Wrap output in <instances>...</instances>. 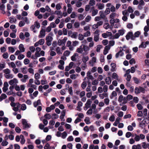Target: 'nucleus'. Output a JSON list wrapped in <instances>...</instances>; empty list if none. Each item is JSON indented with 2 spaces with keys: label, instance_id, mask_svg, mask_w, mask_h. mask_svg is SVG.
Masks as SVG:
<instances>
[{
  "label": "nucleus",
  "instance_id": "f257e3e1",
  "mask_svg": "<svg viewBox=\"0 0 149 149\" xmlns=\"http://www.w3.org/2000/svg\"><path fill=\"white\" fill-rule=\"evenodd\" d=\"M5 77L7 79H10L14 77V75L11 73V70L8 68H6L3 70Z\"/></svg>",
  "mask_w": 149,
  "mask_h": 149
},
{
  "label": "nucleus",
  "instance_id": "f03ea898",
  "mask_svg": "<svg viewBox=\"0 0 149 149\" xmlns=\"http://www.w3.org/2000/svg\"><path fill=\"white\" fill-rule=\"evenodd\" d=\"M125 30L124 29H122L119 30L118 33H116L113 36L111 37L112 39L118 38L120 36H123L125 33Z\"/></svg>",
  "mask_w": 149,
  "mask_h": 149
},
{
  "label": "nucleus",
  "instance_id": "7ed1b4c3",
  "mask_svg": "<svg viewBox=\"0 0 149 149\" xmlns=\"http://www.w3.org/2000/svg\"><path fill=\"white\" fill-rule=\"evenodd\" d=\"M130 70L129 69L126 71L124 75V77H126V79L127 81H130L131 78V75L130 74Z\"/></svg>",
  "mask_w": 149,
  "mask_h": 149
},
{
  "label": "nucleus",
  "instance_id": "20e7f679",
  "mask_svg": "<svg viewBox=\"0 0 149 149\" xmlns=\"http://www.w3.org/2000/svg\"><path fill=\"white\" fill-rule=\"evenodd\" d=\"M145 92V89L141 86H139V87H136L135 88V93L136 94H138L140 92L144 93Z\"/></svg>",
  "mask_w": 149,
  "mask_h": 149
},
{
  "label": "nucleus",
  "instance_id": "39448f33",
  "mask_svg": "<svg viewBox=\"0 0 149 149\" xmlns=\"http://www.w3.org/2000/svg\"><path fill=\"white\" fill-rule=\"evenodd\" d=\"M67 37H64L63 39H59L58 41V45L59 46L65 45L66 41L67 40Z\"/></svg>",
  "mask_w": 149,
  "mask_h": 149
},
{
  "label": "nucleus",
  "instance_id": "423d86ee",
  "mask_svg": "<svg viewBox=\"0 0 149 149\" xmlns=\"http://www.w3.org/2000/svg\"><path fill=\"white\" fill-rule=\"evenodd\" d=\"M22 123L24 128H28L31 127V125L28 123L26 120L24 119H22Z\"/></svg>",
  "mask_w": 149,
  "mask_h": 149
},
{
  "label": "nucleus",
  "instance_id": "0eeeda50",
  "mask_svg": "<svg viewBox=\"0 0 149 149\" xmlns=\"http://www.w3.org/2000/svg\"><path fill=\"white\" fill-rule=\"evenodd\" d=\"M99 31L98 30H96L94 33V40L96 42H97L99 39Z\"/></svg>",
  "mask_w": 149,
  "mask_h": 149
},
{
  "label": "nucleus",
  "instance_id": "6e6552de",
  "mask_svg": "<svg viewBox=\"0 0 149 149\" xmlns=\"http://www.w3.org/2000/svg\"><path fill=\"white\" fill-rule=\"evenodd\" d=\"M97 58L96 57L94 56L92 57L91 59L89 61V64L92 67L93 66L94 64L96 62Z\"/></svg>",
  "mask_w": 149,
  "mask_h": 149
},
{
  "label": "nucleus",
  "instance_id": "1a4fd4ad",
  "mask_svg": "<svg viewBox=\"0 0 149 149\" xmlns=\"http://www.w3.org/2000/svg\"><path fill=\"white\" fill-rule=\"evenodd\" d=\"M9 84L15 86L18 83V81L17 79L14 78L9 81L8 82Z\"/></svg>",
  "mask_w": 149,
  "mask_h": 149
},
{
  "label": "nucleus",
  "instance_id": "9d476101",
  "mask_svg": "<svg viewBox=\"0 0 149 149\" xmlns=\"http://www.w3.org/2000/svg\"><path fill=\"white\" fill-rule=\"evenodd\" d=\"M52 40L53 38L52 37L49 36H47L46 38L47 45L49 46L50 45Z\"/></svg>",
  "mask_w": 149,
  "mask_h": 149
},
{
  "label": "nucleus",
  "instance_id": "9b49d317",
  "mask_svg": "<svg viewBox=\"0 0 149 149\" xmlns=\"http://www.w3.org/2000/svg\"><path fill=\"white\" fill-rule=\"evenodd\" d=\"M92 103V101L90 99L88 100L85 104V107H84V109L86 110L88 108L91 107V104Z\"/></svg>",
  "mask_w": 149,
  "mask_h": 149
},
{
  "label": "nucleus",
  "instance_id": "f8f14e48",
  "mask_svg": "<svg viewBox=\"0 0 149 149\" xmlns=\"http://www.w3.org/2000/svg\"><path fill=\"white\" fill-rule=\"evenodd\" d=\"M59 63L60 64L58 66V68L60 70H63L64 69V65L65 64L64 61L62 60H60L59 61Z\"/></svg>",
  "mask_w": 149,
  "mask_h": 149
},
{
  "label": "nucleus",
  "instance_id": "ddd939ff",
  "mask_svg": "<svg viewBox=\"0 0 149 149\" xmlns=\"http://www.w3.org/2000/svg\"><path fill=\"white\" fill-rule=\"evenodd\" d=\"M120 20L119 19H111L110 22L111 25H114V24L119 23Z\"/></svg>",
  "mask_w": 149,
  "mask_h": 149
},
{
  "label": "nucleus",
  "instance_id": "4468645a",
  "mask_svg": "<svg viewBox=\"0 0 149 149\" xmlns=\"http://www.w3.org/2000/svg\"><path fill=\"white\" fill-rule=\"evenodd\" d=\"M45 30L42 29L40 31V34L38 36V37L39 38H43L44 37L45 35Z\"/></svg>",
  "mask_w": 149,
  "mask_h": 149
},
{
  "label": "nucleus",
  "instance_id": "2eb2a0df",
  "mask_svg": "<svg viewBox=\"0 0 149 149\" xmlns=\"http://www.w3.org/2000/svg\"><path fill=\"white\" fill-rule=\"evenodd\" d=\"M84 50L82 45H81L77 49V52L80 54H85L86 53L83 52Z\"/></svg>",
  "mask_w": 149,
  "mask_h": 149
},
{
  "label": "nucleus",
  "instance_id": "dca6fc26",
  "mask_svg": "<svg viewBox=\"0 0 149 149\" xmlns=\"http://www.w3.org/2000/svg\"><path fill=\"white\" fill-rule=\"evenodd\" d=\"M54 13L58 16V17L59 18H61L63 17L62 13L61 11L56 10L55 11Z\"/></svg>",
  "mask_w": 149,
  "mask_h": 149
},
{
  "label": "nucleus",
  "instance_id": "f3484780",
  "mask_svg": "<svg viewBox=\"0 0 149 149\" xmlns=\"http://www.w3.org/2000/svg\"><path fill=\"white\" fill-rule=\"evenodd\" d=\"M21 79L20 81L23 83H25L29 78V76L27 75H24Z\"/></svg>",
  "mask_w": 149,
  "mask_h": 149
},
{
  "label": "nucleus",
  "instance_id": "a211bd4d",
  "mask_svg": "<svg viewBox=\"0 0 149 149\" xmlns=\"http://www.w3.org/2000/svg\"><path fill=\"white\" fill-rule=\"evenodd\" d=\"M126 38L127 40H129L130 38L133 40V33L131 32H128L126 36Z\"/></svg>",
  "mask_w": 149,
  "mask_h": 149
},
{
  "label": "nucleus",
  "instance_id": "6ab92c4d",
  "mask_svg": "<svg viewBox=\"0 0 149 149\" xmlns=\"http://www.w3.org/2000/svg\"><path fill=\"white\" fill-rule=\"evenodd\" d=\"M56 51L57 54L58 55L62 54L63 53V51L61 50V48L59 47H57L56 49Z\"/></svg>",
  "mask_w": 149,
  "mask_h": 149
},
{
  "label": "nucleus",
  "instance_id": "aec40b11",
  "mask_svg": "<svg viewBox=\"0 0 149 149\" xmlns=\"http://www.w3.org/2000/svg\"><path fill=\"white\" fill-rule=\"evenodd\" d=\"M124 55V53L122 52L121 48H120V51L117 53L116 55V57L118 58L119 56H122Z\"/></svg>",
  "mask_w": 149,
  "mask_h": 149
},
{
  "label": "nucleus",
  "instance_id": "412c9836",
  "mask_svg": "<svg viewBox=\"0 0 149 149\" xmlns=\"http://www.w3.org/2000/svg\"><path fill=\"white\" fill-rule=\"evenodd\" d=\"M20 70L24 74H26L27 72L28 69L26 66L21 68Z\"/></svg>",
  "mask_w": 149,
  "mask_h": 149
},
{
  "label": "nucleus",
  "instance_id": "4be33fe9",
  "mask_svg": "<svg viewBox=\"0 0 149 149\" xmlns=\"http://www.w3.org/2000/svg\"><path fill=\"white\" fill-rule=\"evenodd\" d=\"M105 81L107 84L109 85L111 83V77H107L105 78Z\"/></svg>",
  "mask_w": 149,
  "mask_h": 149
},
{
  "label": "nucleus",
  "instance_id": "5701e85b",
  "mask_svg": "<svg viewBox=\"0 0 149 149\" xmlns=\"http://www.w3.org/2000/svg\"><path fill=\"white\" fill-rule=\"evenodd\" d=\"M34 107H36L38 105L41 104V101L40 100H38L37 101L34 102L33 103Z\"/></svg>",
  "mask_w": 149,
  "mask_h": 149
},
{
  "label": "nucleus",
  "instance_id": "b1692460",
  "mask_svg": "<svg viewBox=\"0 0 149 149\" xmlns=\"http://www.w3.org/2000/svg\"><path fill=\"white\" fill-rule=\"evenodd\" d=\"M96 6L97 7V8L100 10H102L103 9L104 7V5L103 3H97Z\"/></svg>",
  "mask_w": 149,
  "mask_h": 149
},
{
  "label": "nucleus",
  "instance_id": "393cba45",
  "mask_svg": "<svg viewBox=\"0 0 149 149\" xmlns=\"http://www.w3.org/2000/svg\"><path fill=\"white\" fill-rule=\"evenodd\" d=\"M19 49L21 52H24L25 49L22 44H20L19 46Z\"/></svg>",
  "mask_w": 149,
  "mask_h": 149
},
{
  "label": "nucleus",
  "instance_id": "a878e982",
  "mask_svg": "<svg viewBox=\"0 0 149 149\" xmlns=\"http://www.w3.org/2000/svg\"><path fill=\"white\" fill-rule=\"evenodd\" d=\"M99 95L100 98L101 99H103L104 97H108V94L106 93L100 94Z\"/></svg>",
  "mask_w": 149,
  "mask_h": 149
},
{
  "label": "nucleus",
  "instance_id": "bb28decb",
  "mask_svg": "<svg viewBox=\"0 0 149 149\" xmlns=\"http://www.w3.org/2000/svg\"><path fill=\"white\" fill-rule=\"evenodd\" d=\"M83 49V50L85 52L88 51L89 50V47L84 45H82Z\"/></svg>",
  "mask_w": 149,
  "mask_h": 149
},
{
  "label": "nucleus",
  "instance_id": "cd10ccee",
  "mask_svg": "<svg viewBox=\"0 0 149 149\" xmlns=\"http://www.w3.org/2000/svg\"><path fill=\"white\" fill-rule=\"evenodd\" d=\"M16 21V19L13 17H10V22L11 23H15Z\"/></svg>",
  "mask_w": 149,
  "mask_h": 149
},
{
  "label": "nucleus",
  "instance_id": "c85d7f7f",
  "mask_svg": "<svg viewBox=\"0 0 149 149\" xmlns=\"http://www.w3.org/2000/svg\"><path fill=\"white\" fill-rule=\"evenodd\" d=\"M8 64L9 66L13 68L16 67V64L13 62L8 63Z\"/></svg>",
  "mask_w": 149,
  "mask_h": 149
},
{
  "label": "nucleus",
  "instance_id": "c756f323",
  "mask_svg": "<svg viewBox=\"0 0 149 149\" xmlns=\"http://www.w3.org/2000/svg\"><path fill=\"white\" fill-rule=\"evenodd\" d=\"M118 15L115 13H111L110 15V18L111 19H114V18L118 16Z\"/></svg>",
  "mask_w": 149,
  "mask_h": 149
},
{
  "label": "nucleus",
  "instance_id": "7c9ffc66",
  "mask_svg": "<svg viewBox=\"0 0 149 149\" xmlns=\"http://www.w3.org/2000/svg\"><path fill=\"white\" fill-rule=\"evenodd\" d=\"M91 74V72L90 71H88L86 73L87 76L88 78L91 80H92L93 79V76Z\"/></svg>",
  "mask_w": 149,
  "mask_h": 149
},
{
  "label": "nucleus",
  "instance_id": "2f4dec72",
  "mask_svg": "<svg viewBox=\"0 0 149 149\" xmlns=\"http://www.w3.org/2000/svg\"><path fill=\"white\" fill-rule=\"evenodd\" d=\"M138 8L139 9H141V6H144L145 3L143 0H140L139 3Z\"/></svg>",
  "mask_w": 149,
  "mask_h": 149
},
{
  "label": "nucleus",
  "instance_id": "473e14b6",
  "mask_svg": "<svg viewBox=\"0 0 149 149\" xmlns=\"http://www.w3.org/2000/svg\"><path fill=\"white\" fill-rule=\"evenodd\" d=\"M112 77L114 79L119 80V77L118 75L116 73H113L112 75Z\"/></svg>",
  "mask_w": 149,
  "mask_h": 149
},
{
  "label": "nucleus",
  "instance_id": "72a5a7b5",
  "mask_svg": "<svg viewBox=\"0 0 149 149\" xmlns=\"http://www.w3.org/2000/svg\"><path fill=\"white\" fill-rule=\"evenodd\" d=\"M142 146L144 148H149V144L145 142H143L142 143Z\"/></svg>",
  "mask_w": 149,
  "mask_h": 149
},
{
  "label": "nucleus",
  "instance_id": "f704fd0d",
  "mask_svg": "<svg viewBox=\"0 0 149 149\" xmlns=\"http://www.w3.org/2000/svg\"><path fill=\"white\" fill-rule=\"evenodd\" d=\"M20 138L21 140L20 141V143L21 144H23L25 143V140L24 136L22 135H20Z\"/></svg>",
  "mask_w": 149,
  "mask_h": 149
},
{
  "label": "nucleus",
  "instance_id": "c9c22d12",
  "mask_svg": "<svg viewBox=\"0 0 149 149\" xmlns=\"http://www.w3.org/2000/svg\"><path fill=\"white\" fill-rule=\"evenodd\" d=\"M83 34L85 37H89L91 36V33L90 31H88L84 33Z\"/></svg>",
  "mask_w": 149,
  "mask_h": 149
},
{
  "label": "nucleus",
  "instance_id": "e433bc0d",
  "mask_svg": "<svg viewBox=\"0 0 149 149\" xmlns=\"http://www.w3.org/2000/svg\"><path fill=\"white\" fill-rule=\"evenodd\" d=\"M111 66L112 68L111 70V71L112 72L114 71L115 70V68L116 67V64L114 63H112L111 64Z\"/></svg>",
  "mask_w": 149,
  "mask_h": 149
},
{
  "label": "nucleus",
  "instance_id": "4c0bfd02",
  "mask_svg": "<svg viewBox=\"0 0 149 149\" xmlns=\"http://www.w3.org/2000/svg\"><path fill=\"white\" fill-rule=\"evenodd\" d=\"M78 37L79 40H82L84 39V37H85L84 34L81 33H80L79 34Z\"/></svg>",
  "mask_w": 149,
  "mask_h": 149
},
{
  "label": "nucleus",
  "instance_id": "58836bf2",
  "mask_svg": "<svg viewBox=\"0 0 149 149\" xmlns=\"http://www.w3.org/2000/svg\"><path fill=\"white\" fill-rule=\"evenodd\" d=\"M98 10L97 9H94L92 11V16H93L97 15L98 13Z\"/></svg>",
  "mask_w": 149,
  "mask_h": 149
},
{
  "label": "nucleus",
  "instance_id": "ea45409f",
  "mask_svg": "<svg viewBox=\"0 0 149 149\" xmlns=\"http://www.w3.org/2000/svg\"><path fill=\"white\" fill-rule=\"evenodd\" d=\"M91 19V17L90 15L87 16L85 18V22H89Z\"/></svg>",
  "mask_w": 149,
  "mask_h": 149
},
{
  "label": "nucleus",
  "instance_id": "a19ab883",
  "mask_svg": "<svg viewBox=\"0 0 149 149\" xmlns=\"http://www.w3.org/2000/svg\"><path fill=\"white\" fill-rule=\"evenodd\" d=\"M78 56V55L77 53H75L71 57V60L72 61H76V57Z\"/></svg>",
  "mask_w": 149,
  "mask_h": 149
},
{
  "label": "nucleus",
  "instance_id": "79ce46f5",
  "mask_svg": "<svg viewBox=\"0 0 149 149\" xmlns=\"http://www.w3.org/2000/svg\"><path fill=\"white\" fill-rule=\"evenodd\" d=\"M61 137L63 139H65L67 136V134L66 132L64 131L61 133Z\"/></svg>",
  "mask_w": 149,
  "mask_h": 149
},
{
  "label": "nucleus",
  "instance_id": "37998d69",
  "mask_svg": "<svg viewBox=\"0 0 149 149\" xmlns=\"http://www.w3.org/2000/svg\"><path fill=\"white\" fill-rule=\"evenodd\" d=\"M89 57L88 56H84L82 59V61L84 63H86Z\"/></svg>",
  "mask_w": 149,
  "mask_h": 149
},
{
  "label": "nucleus",
  "instance_id": "c03bdc74",
  "mask_svg": "<svg viewBox=\"0 0 149 149\" xmlns=\"http://www.w3.org/2000/svg\"><path fill=\"white\" fill-rule=\"evenodd\" d=\"M117 95V94L115 91H113L112 92L111 95L110 96L111 98L112 99L114 97L116 96Z\"/></svg>",
  "mask_w": 149,
  "mask_h": 149
},
{
  "label": "nucleus",
  "instance_id": "a18cd8bd",
  "mask_svg": "<svg viewBox=\"0 0 149 149\" xmlns=\"http://www.w3.org/2000/svg\"><path fill=\"white\" fill-rule=\"evenodd\" d=\"M103 27L105 29H107L109 28L110 25L108 23H105L104 24Z\"/></svg>",
  "mask_w": 149,
  "mask_h": 149
},
{
  "label": "nucleus",
  "instance_id": "49530a36",
  "mask_svg": "<svg viewBox=\"0 0 149 149\" xmlns=\"http://www.w3.org/2000/svg\"><path fill=\"white\" fill-rule=\"evenodd\" d=\"M77 33L76 32H73L71 36L72 38H76L77 37Z\"/></svg>",
  "mask_w": 149,
  "mask_h": 149
},
{
  "label": "nucleus",
  "instance_id": "de8ad7c7",
  "mask_svg": "<svg viewBox=\"0 0 149 149\" xmlns=\"http://www.w3.org/2000/svg\"><path fill=\"white\" fill-rule=\"evenodd\" d=\"M145 121L143 120L139 123V126L142 128H143L145 127Z\"/></svg>",
  "mask_w": 149,
  "mask_h": 149
},
{
  "label": "nucleus",
  "instance_id": "09e8293b",
  "mask_svg": "<svg viewBox=\"0 0 149 149\" xmlns=\"http://www.w3.org/2000/svg\"><path fill=\"white\" fill-rule=\"evenodd\" d=\"M40 77V74L38 73H36L34 75V78L35 79H39Z\"/></svg>",
  "mask_w": 149,
  "mask_h": 149
},
{
  "label": "nucleus",
  "instance_id": "8fccbe9b",
  "mask_svg": "<svg viewBox=\"0 0 149 149\" xmlns=\"http://www.w3.org/2000/svg\"><path fill=\"white\" fill-rule=\"evenodd\" d=\"M45 118L47 119H50L51 118V116L49 113H46L44 116Z\"/></svg>",
  "mask_w": 149,
  "mask_h": 149
},
{
  "label": "nucleus",
  "instance_id": "3c124183",
  "mask_svg": "<svg viewBox=\"0 0 149 149\" xmlns=\"http://www.w3.org/2000/svg\"><path fill=\"white\" fill-rule=\"evenodd\" d=\"M99 83L97 79L93 80L92 82V84L93 85H97Z\"/></svg>",
  "mask_w": 149,
  "mask_h": 149
},
{
  "label": "nucleus",
  "instance_id": "603ef678",
  "mask_svg": "<svg viewBox=\"0 0 149 149\" xmlns=\"http://www.w3.org/2000/svg\"><path fill=\"white\" fill-rule=\"evenodd\" d=\"M87 85V83L86 81H83L81 84V87L82 89H84Z\"/></svg>",
  "mask_w": 149,
  "mask_h": 149
},
{
  "label": "nucleus",
  "instance_id": "864d4df0",
  "mask_svg": "<svg viewBox=\"0 0 149 149\" xmlns=\"http://www.w3.org/2000/svg\"><path fill=\"white\" fill-rule=\"evenodd\" d=\"M78 76V74H72L70 75V78L72 79H74L76 78L77 76Z\"/></svg>",
  "mask_w": 149,
  "mask_h": 149
},
{
  "label": "nucleus",
  "instance_id": "5fc2aeb1",
  "mask_svg": "<svg viewBox=\"0 0 149 149\" xmlns=\"http://www.w3.org/2000/svg\"><path fill=\"white\" fill-rule=\"evenodd\" d=\"M70 52L68 50L65 51L63 53V55L66 56H68L70 54Z\"/></svg>",
  "mask_w": 149,
  "mask_h": 149
},
{
  "label": "nucleus",
  "instance_id": "6e6d98bb",
  "mask_svg": "<svg viewBox=\"0 0 149 149\" xmlns=\"http://www.w3.org/2000/svg\"><path fill=\"white\" fill-rule=\"evenodd\" d=\"M95 2L94 0H90L89 2V5L91 6H94L95 5Z\"/></svg>",
  "mask_w": 149,
  "mask_h": 149
},
{
  "label": "nucleus",
  "instance_id": "4d7b16f0",
  "mask_svg": "<svg viewBox=\"0 0 149 149\" xmlns=\"http://www.w3.org/2000/svg\"><path fill=\"white\" fill-rule=\"evenodd\" d=\"M102 48V46L101 45H98L96 46V51L97 52H99L100 51L101 49Z\"/></svg>",
  "mask_w": 149,
  "mask_h": 149
},
{
  "label": "nucleus",
  "instance_id": "13d9d810",
  "mask_svg": "<svg viewBox=\"0 0 149 149\" xmlns=\"http://www.w3.org/2000/svg\"><path fill=\"white\" fill-rule=\"evenodd\" d=\"M8 143V141H6L3 140L2 142L1 143V145L3 146H7Z\"/></svg>",
  "mask_w": 149,
  "mask_h": 149
},
{
  "label": "nucleus",
  "instance_id": "bf43d9fd",
  "mask_svg": "<svg viewBox=\"0 0 149 149\" xmlns=\"http://www.w3.org/2000/svg\"><path fill=\"white\" fill-rule=\"evenodd\" d=\"M134 82L136 84H138L140 82L139 80L136 77H134L133 78Z\"/></svg>",
  "mask_w": 149,
  "mask_h": 149
},
{
  "label": "nucleus",
  "instance_id": "052dcab7",
  "mask_svg": "<svg viewBox=\"0 0 149 149\" xmlns=\"http://www.w3.org/2000/svg\"><path fill=\"white\" fill-rule=\"evenodd\" d=\"M99 27L97 25V24H95L93 25L92 26V29L93 30H95L96 29L98 28Z\"/></svg>",
  "mask_w": 149,
  "mask_h": 149
},
{
  "label": "nucleus",
  "instance_id": "680f3d73",
  "mask_svg": "<svg viewBox=\"0 0 149 149\" xmlns=\"http://www.w3.org/2000/svg\"><path fill=\"white\" fill-rule=\"evenodd\" d=\"M34 25L35 27H36L37 29H39L40 27V24L37 22H34Z\"/></svg>",
  "mask_w": 149,
  "mask_h": 149
},
{
  "label": "nucleus",
  "instance_id": "e2e57ef3",
  "mask_svg": "<svg viewBox=\"0 0 149 149\" xmlns=\"http://www.w3.org/2000/svg\"><path fill=\"white\" fill-rule=\"evenodd\" d=\"M38 42L39 45H42L44 43L45 40L43 39H40Z\"/></svg>",
  "mask_w": 149,
  "mask_h": 149
},
{
  "label": "nucleus",
  "instance_id": "0e129e2a",
  "mask_svg": "<svg viewBox=\"0 0 149 149\" xmlns=\"http://www.w3.org/2000/svg\"><path fill=\"white\" fill-rule=\"evenodd\" d=\"M12 71L15 74H16L19 72L18 69L16 67L13 68L12 69Z\"/></svg>",
  "mask_w": 149,
  "mask_h": 149
},
{
  "label": "nucleus",
  "instance_id": "69168bd1",
  "mask_svg": "<svg viewBox=\"0 0 149 149\" xmlns=\"http://www.w3.org/2000/svg\"><path fill=\"white\" fill-rule=\"evenodd\" d=\"M115 117L114 115H112L109 118V120L111 122H113L115 120Z\"/></svg>",
  "mask_w": 149,
  "mask_h": 149
},
{
  "label": "nucleus",
  "instance_id": "338daca9",
  "mask_svg": "<svg viewBox=\"0 0 149 149\" xmlns=\"http://www.w3.org/2000/svg\"><path fill=\"white\" fill-rule=\"evenodd\" d=\"M8 49L9 51L12 53H13L15 51L14 48L12 47H8Z\"/></svg>",
  "mask_w": 149,
  "mask_h": 149
},
{
  "label": "nucleus",
  "instance_id": "774afa93",
  "mask_svg": "<svg viewBox=\"0 0 149 149\" xmlns=\"http://www.w3.org/2000/svg\"><path fill=\"white\" fill-rule=\"evenodd\" d=\"M59 116L58 115L55 113L53 114L52 116V119H56L58 118Z\"/></svg>",
  "mask_w": 149,
  "mask_h": 149
}]
</instances>
